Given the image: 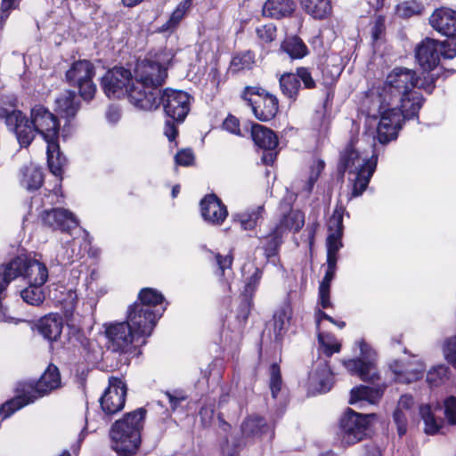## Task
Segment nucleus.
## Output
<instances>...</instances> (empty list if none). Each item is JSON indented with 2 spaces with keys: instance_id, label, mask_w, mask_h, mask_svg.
<instances>
[{
  "instance_id": "bb28decb",
  "label": "nucleus",
  "mask_w": 456,
  "mask_h": 456,
  "mask_svg": "<svg viewBox=\"0 0 456 456\" xmlns=\"http://www.w3.org/2000/svg\"><path fill=\"white\" fill-rule=\"evenodd\" d=\"M241 433L247 437H261L270 433L269 437L273 436V432L265 420L258 416H250L241 424Z\"/></svg>"
},
{
  "instance_id": "39448f33",
  "label": "nucleus",
  "mask_w": 456,
  "mask_h": 456,
  "mask_svg": "<svg viewBox=\"0 0 456 456\" xmlns=\"http://www.w3.org/2000/svg\"><path fill=\"white\" fill-rule=\"evenodd\" d=\"M340 165L348 171L349 180L353 182V196L357 197L362 194L370 183L376 169L377 156L373 153L370 157L350 145L342 153Z\"/></svg>"
},
{
  "instance_id": "37998d69",
  "label": "nucleus",
  "mask_w": 456,
  "mask_h": 456,
  "mask_svg": "<svg viewBox=\"0 0 456 456\" xmlns=\"http://www.w3.org/2000/svg\"><path fill=\"white\" fill-rule=\"evenodd\" d=\"M43 285L28 284V287L20 291L22 299L31 305H39L45 299L42 289Z\"/></svg>"
},
{
  "instance_id": "2f4dec72",
  "label": "nucleus",
  "mask_w": 456,
  "mask_h": 456,
  "mask_svg": "<svg viewBox=\"0 0 456 456\" xmlns=\"http://www.w3.org/2000/svg\"><path fill=\"white\" fill-rule=\"evenodd\" d=\"M281 51L289 57H305L309 54L307 46L297 36L287 37L281 42Z\"/></svg>"
},
{
  "instance_id": "423d86ee",
  "label": "nucleus",
  "mask_w": 456,
  "mask_h": 456,
  "mask_svg": "<svg viewBox=\"0 0 456 456\" xmlns=\"http://www.w3.org/2000/svg\"><path fill=\"white\" fill-rule=\"evenodd\" d=\"M60 386L61 376L58 368L54 365H49L35 387L28 386L23 389L21 395L4 403L1 406L0 414L3 415L4 419H6L16 411L34 403L37 398L47 395Z\"/></svg>"
},
{
  "instance_id": "603ef678",
  "label": "nucleus",
  "mask_w": 456,
  "mask_h": 456,
  "mask_svg": "<svg viewBox=\"0 0 456 456\" xmlns=\"http://www.w3.org/2000/svg\"><path fill=\"white\" fill-rule=\"evenodd\" d=\"M343 212L342 208H337L328 221L329 233L343 234Z\"/></svg>"
},
{
  "instance_id": "13d9d810",
  "label": "nucleus",
  "mask_w": 456,
  "mask_h": 456,
  "mask_svg": "<svg viewBox=\"0 0 456 456\" xmlns=\"http://www.w3.org/2000/svg\"><path fill=\"white\" fill-rule=\"evenodd\" d=\"M240 446V441L236 440L232 436H226L225 441L222 444L223 456H238L236 450Z\"/></svg>"
},
{
  "instance_id": "6e6d98bb",
  "label": "nucleus",
  "mask_w": 456,
  "mask_h": 456,
  "mask_svg": "<svg viewBox=\"0 0 456 456\" xmlns=\"http://www.w3.org/2000/svg\"><path fill=\"white\" fill-rule=\"evenodd\" d=\"M343 70L341 64H332L330 68L329 65L322 68V73L324 77V84H332L340 76Z\"/></svg>"
},
{
  "instance_id": "f8f14e48",
  "label": "nucleus",
  "mask_w": 456,
  "mask_h": 456,
  "mask_svg": "<svg viewBox=\"0 0 456 456\" xmlns=\"http://www.w3.org/2000/svg\"><path fill=\"white\" fill-rule=\"evenodd\" d=\"M94 76V67L87 59H78L66 72L68 81L78 87L85 101L92 100L96 93V86L92 81Z\"/></svg>"
},
{
  "instance_id": "a211bd4d",
  "label": "nucleus",
  "mask_w": 456,
  "mask_h": 456,
  "mask_svg": "<svg viewBox=\"0 0 456 456\" xmlns=\"http://www.w3.org/2000/svg\"><path fill=\"white\" fill-rule=\"evenodd\" d=\"M200 212L203 219L212 224L219 225L226 219V206L216 194H208L200 201Z\"/></svg>"
},
{
  "instance_id": "c03bdc74",
  "label": "nucleus",
  "mask_w": 456,
  "mask_h": 456,
  "mask_svg": "<svg viewBox=\"0 0 456 456\" xmlns=\"http://www.w3.org/2000/svg\"><path fill=\"white\" fill-rule=\"evenodd\" d=\"M191 5V0H185L178 4L173 12L169 20L162 25V30L167 31L175 28L185 14V12Z\"/></svg>"
},
{
  "instance_id": "e433bc0d",
  "label": "nucleus",
  "mask_w": 456,
  "mask_h": 456,
  "mask_svg": "<svg viewBox=\"0 0 456 456\" xmlns=\"http://www.w3.org/2000/svg\"><path fill=\"white\" fill-rule=\"evenodd\" d=\"M303 8L315 19L325 18L330 10L329 0H302Z\"/></svg>"
},
{
  "instance_id": "a878e982",
  "label": "nucleus",
  "mask_w": 456,
  "mask_h": 456,
  "mask_svg": "<svg viewBox=\"0 0 456 456\" xmlns=\"http://www.w3.org/2000/svg\"><path fill=\"white\" fill-rule=\"evenodd\" d=\"M251 136L254 142L265 151H273L278 145V138L274 132L262 125L252 126Z\"/></svg>"
},
{
  "instance_id": "49530a36",
  "label": "nucleus",
  "mask_w": 456,
  "mask_h": 456,
  "mask_svg": "<svg viewBox=\"0 0 456 456\" xmlns=\"http://www.w3.org/2000/svg\"><path fill=\"white\" fill-rule=\"evenodd\" d=\"M423 6L417 1H406L397 5L396 12L402 18H409L413 15L420 14Z\"/></svg>"
},
{
  "instance_id": "0e129e2a",
  "label": "nucleus",
  "mask_w": 456,
  "mask_h": 456,
  "mask_svg": "<svg viewBox=\"0 0 456 456\" xmlns=\"http://www.w3.org/2000/svg\"><path fill=\"white\" fill-rule=\"evenodd\" d=\"M175 160L177 165L188 167L194 162V154L191 150H182L175 154Z\"/></svg>"
},
{
  "instance_id": "3c124183",
  "label": "nucleus",
  "mask_w": 456,
  "mask_h": 456,
  "mask_svg": "<svg viewBox=\"0 0 456 456\" xmlns=\"http://www.w3.org/2000/svg\"><path fill=\"white\" fill-rule=\"evenodd\" d=\"M324 168V162L321 159L314 160L311 166V170L309 174V177L307 182L305 183L304 186V191L309 194L315 183V182L318 180V177L320 174L322 172Z\"/></svg>"
},
{
  "instance_id": "f257e3e1",
  "label": "nucleus",
  "mask_w": 456,
  "mask_h": 456,
  "mask_svg": "<svg viewBox=\"0 0 456 456\" xmlns=\"http://www.w3.org/2000/svg\"><path fill=\"white\" fill-rule=\"evenodd\" d=\"M419 76L415 77L411 69L395 68L387 77L383 85L373 86L367 92V99L376 107L382 108L383 104H398L407 116H418L424 99L420 93L414 90L420 88L431 94L435 82L445 73L452 74L453 70L445 69L440 59H418Z\"/></svg>"
},
{
  "instance_id": "b1692460",
  "label": "nucleus",
  "mask_w": 456,
  "mask_h": 456,
  "mask_svg": "<svg viewBox=\"0 0 456 456\" xmlns=\"http://www.w3.org/2000/svg\"><path fill=\"white\" fill-rule=\"evenodd\" d=\"M164 301V297L158 290L145 288L142 289L138 295V301L134 302V305H143L142 308H146L151 312L159 313V317L165 311V307L161 305Z\"/></svg>"
},
{
  "instance_id": "8fccbe9b",
  "label": "nucleus",
  "mask_w": 456,
  "mask_h": 456,
  "mask_svg": "<svg viewBox=\"0 0 456 456\" xmlns=\"http://www.w3.org/2000/svg\"><path fill=\"white\" fill-rule=\"evenodd\" d=\"M282 386V379L281 376V370L277 363H273L270 367V381L269 387L273 398H276L278 393L281 391Z\"/></svg>"
},
{
  "instance_id": "de8ad7c7",
  "label": "nucleus",
  "mask_w": 456,
  "mask_h": 456,
  "mask_svg": "<svg viewBox=\"0 0 456 456\" xmlns=\"http://www.w3.org/2000/svg\"><path fill=\"white\" fill-rule=\"evenodd\" d=\"M282 232H278L276 226L274 231L266 238V243L265 245V251L267 257H271L276 254L278 248L281 243Z\"/></svg>"
},
{
  "instance_id": "9d476101",
  "label": "nucleus",
  "mask_w": 456,
  "mask_h": 456,
  "mask_svg": "<svg viewBox=\"0 0 456 456\" xmlns=\"http://www.w3.org/2000/svg\"><path fill=\"white\" fill-rule=\"evenodd\" d=\"M133 71L128 68L114 67L108 70L102 78V87L109 98L127 96L130 102V93L135 86Z\"/></svg>"
},
{
  "instance_id": "09e8293b",
  "label": "nucleus",
  "mask_w": 456,
  "mask_h": 456,
  "mask_svg": "<svg viewBox=\"0 0 456 456\" xmlns=\"http://www.w3.org/2000/svg\"><path fill=\"white\" fill-rule=\"evenodd\" d=\"M386 34L385 17L379 15L370 23V36L372 42L378 44L383 40Z\"/></svg>"
},
{
  "instance_id": "58836bf2",
  "label": "nucleus",
  "mask_w": 456,
  "mask_h": 456,
  "mask_svg": "<svg viewBox=\"0 0 456 456\" xmlns=\"http://www.w3.org/2000/svg\"><path fill=\"white\" fill-rule=\"evenodd\" d=\"M440 41L426 37L415 47V57H440Z\"/></svg>"
},
{
  "instance_id": "aec40b11",
  "label": "nucleus",
  "mask_w": 456,
  "mask_h": 456,
  "mask_svg": "<svg viewBox=\"0 0 456 456\" xmlns=\"http://www.w3.org/2000/svg\"><path fill=\"white\" fill-rule=\"evenodd\" d=\"M43 222L53 229L69 231L77 226V220L72 213L63 208H53L44 212Z\"/></svg>"
},
{
  "instance_id": "cd10ccee",
  "label": "nucleus",
  "mask_w": 456,
  "mask_h": 456,
  "mask_svg": "<svg viewBox=\"0 0 456 456\" xmlns=\"http://www.w3.org/2000/svg\"><path fill=\"white\" fill-rule=\"evenodd\" d=\"M295 10L292 0H267L263 7V14L273 19L290 15Z\"/></svg>"
},
{
  "instance_id": "774afa93",
  "label": "nucleus",
  "mask_w": 456,
  "mask_h": 456,
  "mask_svg": "<svg viewBox=\"0 0 456 456\" xmlns=\"http://www.w3.org/2000/svg\"><path fill=\"white\" fill-rule=\"evenodd\" d=\"M223 127L232 134H240L239 120L233 116H229L225 118Z\"/></svg>"
},
{
  "instance_id": "a18cd8bd",
  "label": "nucleus",
  "mask_w": 456,
  "mask_h": 456,
  "mask_svg": "<svg viewBox=\"0 0 456 456\" xmlns=\"http://www.w3.org/2000/svg\"><path fill=\"white\" fill-rule=\"evenodd\" d=\"M342 235L338 233H329L327 237V260H334L337 262L338 256L337 254L339 249L343 247L342 243Z\"/></svg>"
},
{
  "instance_id": "5701e85b",
  "label": "nucleus",
  "mask_w": 456,
  "mask_h": 456,
  "mask_svg": "<svg viewBox=\"0 0 456 456\" xmlns=\"http://www.w3.org/2000/svg\"><path fill=\"white\" fill-rule=\"evenodd\" d=\"M385 388V385L355 387L351 390L349 403L353 405L362 403L374 404L381 398Z\"/></svg>"
},
{
  "instance_id": "4468645a",
  "label": "nucleus",
  "mask_w": 456,
  "mask_h": 456,
  "mask_svg": "<svg viewBox=\"0 0 456 456\" xmlns=\"http://www.w3.org/2000/svg\"><path fill=\"white\" fill-rule=\"evenodd\" d=\"M143 305H131L126 311V320L132 328L133 331L138 336L141 340H145L149 338L157 323V321L160 318L159 313L151 312L146 308H142Z\"/></svg>"
},
{
  "instance_id": "c756f323",
  "label": "nucleus",
  "mask_w": 456,
  "mask_h": 456,
  "mask_svg": "<svg viewBox=\"0 0 456 456\" xmlns=\"http://www.w3.org/2000/svg\"><path fill=\"white\" fill-rule=\"evenodd\" d=\"M56 110L65 118H73L79 109V102L76 94L71 91L64 92L55 100Z\"/></svg>"
},
{
  "instance_id": "338daca9",
  "label": "nucleus",
  "mask_w": 456,
  "mask_h": 456,
  "mask_svg": "<svg viewBox=\"0 0 456 456\" xmlns=\"http://www.w3.org/2000/svg\"><path fill=\"white\" fill-rule=\"evenodd\" d=\"M327 265H328V267H327L325 275L320 284V287L330 289V282L335 276L337 262H335L333 259L330 260V261L327 260Z\"/></svg>"
},
{
  "instance_id": "ddd939ff",
  "label": "nucleus",
  "mask_w": 456,
  "mask_h": 456,
  "mask_svg": "<svg viewBox=\"0 0 456 456\" xmlns=\"http://www.w3.org/2000/svg\"><path fill=\"white\" fill-rule=\"evenodd\" d=\"M360 356L344 361L345 368L353 375H357L363 381L373 382L379 379L375 365V353L363 340L358 341Z\"/></svg>"
},
{
  "instance_id": "6ab92c4d",
  "label": "nucleus",
  "mask_w": 456,
  "mask_h": 456,
  "mask_svg": "<svg viewBox=\"0 0 456 456\" xmlns=\"http://www.w3.org/2000/svg\"><path fill=\"white\" fill-rule=\"evenodd\" d=\"M429 24L443 36L456 35V11L448 7L437 8L429 17Z\"/></svg>"
},
{
  "instance_id": "ea45409f",
  "label": "nucleus",
  "mask_w": 456,
  "mask_h": 456,
  "mask_svg": "<svg viewBox=\"0 0 456 456\" xmlns=\"http://www.w3.org/2000/svg\"><path fill=\"white\" fill-rule=\"evenodd\" d=\"M318 343L320 350L328 357L340 351V343L335 336L330 333H325L318 330Z\"/></svg>"
},
{
  "instance_id": "79ce46f5",
  "label": "nucleus",
  "mask_w": 456,
  "mask_h": 456,
  "mask_svg": "<svg viewBox=\"0 0 456 456\" xmlns=\"http://www.w3.org/2000/svg\"><path fill=\"white\" fill-rule=\"evenodd\" d=\"M449 368L439 364L431 368L427 373V382L430 387H438L449 379Z\"/></svg>"
},
{
  "instance_id": "9b49d317",
  "label": "nucleus",
  "mask_w": 456,
  "mask_h": 456,
  "mask_svg": "<svg viewBox=\"0 0 456 456\" xmlns=\"http://www.w3.org/2000/svg\"><path fill=\"white\" fill-rule=\"evenodd\" d=\"M375 414H361L348 409L340 419V440L344 446L362 441Z\"/></svg>"
},
{
  "instance_id": "2eb2a0df",
  "label": "nucleus",
  "mask_w": 456,
  "mask_h": 456,
  "mask_svg": "<svg viewBox=\"0 0 456 456\" xmlns=\"http://www.w3.org/2000/svg\"><path fill=\"white\" fill-rule=\"evenodd\" d=\"M160 105H163L167 116L182 122L190 111L191 96L180 90L166 88L159 91Z\"/></svg>"
},
{
  "instance_id": "f3484780",
  "label": "nucleus",
  "mask_w": 456,
  "mask_h": 456,
  "mask_svg": "<svg viewBox=\"0 0 456 456\" xmlns=\"http://www.w3.org/2000/svg\"><path fill=\"white\" fill-rule=\"evenodd\" d=\"M394 379L403 384H410L420 379L425 371V365L419 360H413L407 363L395 362L390 365Z\"/></svg>"
},
{
  "instance_id": "e2e57ef3",
  "label": "nucleus",
  "mask_w": 456,
  "mask_h": 456,
  "mask_svg": "<svg viewBox=\"0 0 456 456\" xmlns=\"http://www.w3.org/2000/svg\"><path fill=\"white\" fill-rule=\"evenodd\" d=\"M444 414L449 423L456 424V397L451 396L445 400Z\"/></svg>"
},
{
  "instance_id": "c85d7f7f",
  "label": "nucleus",
  "mask_w": 456,
  "mask_h": 456,
  "mask_svg": "<svg viewBox=\"0 0 456 456\" xmlns=\"http://www.w3.org/2000/svg\"><path fill=\"white\" fill-rule=\"evenodd\" d=\"M47 162L50 171L56 176L61 177L66 158L60 151L58 141L47 143Z\"/></svg>"
},
{
  "instance_id": "20e7f679",
  "label": "nucleus",
  "mask_w": 456,
  "mask_h": 456,
  "mask_svg": "<svg viewBox=\"0 0 456 456\" xmlns=\"http://www.w3.org/2000/svg\"><path fill=\"white\" fill-rule=\"evenodd\" d=\"M146 411L139 408L117 420L111 427L110 436L111 448L119 455L134 454L141 444V430Z\"/></svg>"
},
{
  "instance_id": "7ed1b4c3",
  "label": "nucleus",
  "mask_w": 456,
  "mask_h": 456,
  "mask_svg": "<svg viewBox=\"0 0 456 456\" xmlns=\"http://www.w3.org/2000/svg\"><path fill=\"white\" fill-rule=\"evenodd\" d=\"M135 86L130 93V103L142 110H154L160 106L159 86L167 77L170 61L167 59H134L129 63Z\"/></svg>"
},
{
  "instance_id": "0eeeda50",
  "label": "nucleus",
  "mask_w": 456,
  "mask_h": 456,
  "mask_svg": "<svg viewBox=\"0 0 456 456\" xmlns=\"http://www.w3.org/2000/svg\"><path fill=\"white\" fill-rule=\"evenodd\" d=\"M364 104L368 105L369 117L376 121H379L376 126V138L382 143H387L392 140L396 139L398 131L402 127V121L403 119L413 118L416 116H407L403 108L398 104L388 106L387 102L383 104L382 108L376 107L365 98Z\"/></svg>"
},
{
  "instance_id": "dca6fc26",
  "label": "nucleus",
  "mask_w": 456,
  "mask_h": 456,
  "mask_svg": "<svg viewBox=\"0 0 456 456\" xmlns=\"http://www.w3.org/2000/svg\"><path fill=\"white\" fill-rule=\"evenodd\" d=\"M126 387L124 382L117 378H111L109 387L100 398V404L104 413L112 415L121 411L125 405Z\"/></svg>"
},
{
  "instance_id": "6e6552de",
  "label": "nucleus",
  "mask_w": 456,
  "mask_h": 456,
  "mask_svg": "<svg viewBox=\"0 0 456 456\" xmlns=\"http://www.w3.org/2000/svg\"><path fill=\"white\" fill-rule=\"evenodd\" d=\"M104 329L107 346L114 353L129 354L135 352L138 346L146 343L145 340H141L138 338L125 321L105 323Z\"/></svg>"
},
{
  "instance_id": "4c0bfd02",
  "label": "nucleus",
  "mask_w": 456,
  "mask_h": 456,
  "mask_svg": "<svg viewBox=\"0 0 456 456\" xmlns=\"http://www.w3.org/2000/svg\"><path fill=\"white\" fill-rule=\"evenodd\" d=\"M419 416L424 421V430L428 435H435L436 434L440 428L441 422L438 421L429 404H422L419 409Z\"/></svg>"
},
{
  "instance_id": "69168bd1",
  "label": "nucleus",
  "mask_w": 456,
  "mask_h": 456,
  "mask_svg": "<svg viewBox=\"0 0 456 456\" xmlns=\"http://www.w3.org/2000/svg\"><path fill=\"white\" fill-rule=\"evenodd\" d=\"M299 81L301 80L305 88L312 89L315 87V81L313 78L310 71L306 68L297 69V73Z\"/></svg>"
},
{
  "instance_id": "393cba45",
  "label": "nucleus",
  "mask_w": 456,
  "mask_h": 456,
  "mask_svg": "<svg viewBox=\"0 0 456 456\" xmlns=\"http://www.w3.org/2000/svg\"><path fill=\"white\" fill-rule=\"evenodd\" d=\"M37 330L45 338L56 340L61 334L62 319L57 314L45 315L39 320Z\"/></svg>"
},
{
  "instance_id": "473e14b6",
  "label": "nucleus",
  "mask_w": 456,
  "mask_h": 456,
  "mask_svg": "<svg viewBox=\"0 0 456 456\" xmlns=\"http://www.w3.org/2000/svg\"><path fill=\"white\" fill-rule=\"evenodd\" d=\"M281 93L291 101H296L301 87L300 81L295 73H284L279 78Z\"/></svg>"
},
{
  "instance_id": "052dcab7",
  "label": "nucleus",
  "mask_w": 456,
  "mask_h": 456,
  "mask_svg": "<svg viewBox=\"0 0 456 456\" xmlns=\"http://www.w3.org/2000/svg\"><path fill=\"white\" fill-rule=\"evenodd\" d=\"M87 351L86 359L90 362H97L102 359V349L95 341H88L85 346Z\"/></svg>"
},
{
  "instance_id": "1a4fd4ad",
  "label": "nucleus",
  "mask_w": 456,
  "mask_h": 456,
  "mask_svg": "<svg viewBox=\"0 0 456 456\" xmlns=\"http://www.w3.org/2000/svg\"><path fill=\"white\" fill-rule=\"evenodd\" d=\"M242 99L250 106L254 116L260 121L272 120L279 110L277 97L259 86H247Z\"/></svg>"
},
{
  "instance_id": "72a5a7b5",
  "label": "nucleus",
  "mask_w": 456,
  "mask_h": 456,
  "mask_svg": "<svg viewBox=\"0 0 456 456\" xmlns=\"http://www.w3.org/2000/svg\"><path fill=\"white\" fill-rule=\"evenodd\" d=\"M81 257L80 250L77 249V241L72 240L63 244L59 248L55 261L57 265H69Z\"/></svg>"
},
{
  "instance_id": "412c9836",
  "label": "nucleus",
  "mask_w": 456,
  "mask_h": 456,
  "mask_svg": "<svg viewBox=\"0 0 456 456\" xmlns=\"http://www.w3.org/2000/svg\"><path fill=\"white\" fill-rule=\"evenodd\" d=\"M333 385L332 373L326 362H320L309 374V386L320 393L330 390Z\"/></svg>"
},
{
  "instance_id": "4d7b16f0",
  "label": "nucleus",
  "mask_w": 456,
  "mask_h": 456,
  "mask_svg": "<svg viewBox=\"0 0 456 456\" xmlns=\"http://www.w3.org/2000/svg\"><path fill=\"white\" fill-rule=\"evenodd\" d=\"M444 354L447 362L456 369V336H452L445 341Z\"/></svg>"
},
{
  "instance_id": "f704fd0d",
  "label": "nucleus",
  "mask_w": 456,
  "mask_h": 456,
  "mask_svg": "<svg viewBox=\"0 0 456 456\" xmlns=\"http://www.w3.org/2000/svg\"><path fill=\"white\" fill-rule=\"evenodd\" d=\"M264 212V207L258 206L249 211L236 214L234 220L240 223L243 230H252L257 224L259 219L263 217Z\"/></svg>"
},
{
  "instance_id": "4be33fe9",
  "label": "nucleus",
  "mask_w": 456,
  "mask_h": 456,
  "mask_svg": "<svg viewBox=\"0 0 456 456\" xmlns=\"http://www.w3.org/2000/svg\"><path fill=\"white\" fill-rule=\"evenodd\" d=\"M414 405L415 402L411 395H403L398 400L393 419L400 436H403L407 432L408 418L411 415Z\"/></svg>"
},
{
  "instance_id": "864d4df0",
  "label": "nucleus",
  "mask_w": 456,
  "mask_h": 456,
  "mask_svg": "<svg viewBox=\"0 0 456 456\" xmlns=\"http://www.w3.org/2000/svg\"><path fill=\"white\" fill-rule=\"evenodd\" d=\"M258 39L264 43L273 42L277 36L276 26L273 23L261 25L256 28Z\"/></svg>"
},
{
  "instance_id": "bf43d9fd",
  "label": "nucleus",
  "mask_w": 456,
  "mask_h": 456,
  "mask_svg": "<svg viewBox=\"0 0 456 456\" xmlns=\"http://www.w3.org/2000/svg\"><path fill=\"white\" fill-rule=\"evenodd\" d=\"M253 65V59H232L228 70L229 72L235 74L239 71L250 69Z\"/></svg>"
},
{
  "instance_id": "7c9ffc66",
  "label": "nucleus",
  "mask_w": 456,
  "mask_h": 456,
  "mask_svg": "<svg viewBox=\"0 0 456 456\" xmlns=\"http://www.w3.org/2000/svg\"><path fill=\"white\" fill-rule=\"evenodd\" d=\"M21 185L28 191L40 188L43 183L44 176L40 167L30 163L21 170Z\"/></svg>"
},
{
  "instance_id": "c9c22d12",
  "label": "nucleus",
  "mask_w": 456,
  "mask_h": 456,
  "mask_svg": "<svg viewBox=\"0 0 456 456\" xmlns=\"http://www.w3.org/2000/svg\"><path fill=\"white\" fill-rule=\"evenodd\" d=\"M305 224V216L301 211L291 210L288 215H285L277 225L278 232L281 231H293L298 232Z\"/></svg>"
},
{
  "instance_id": "a19ab883",
  "label": "nucleus",
  "mask_w": 456,
  "mask_h": 456,
  "mask_svg": "<svg viewBox=\"0 0 456 456\" xmlns=\"http://www.w3.org/2000/svg\"><path fill=\"white\" fill-rule=\"evenodd\" d=\"M292 317V309L289 305L281 307L273 316V325L276 336H281L288 329Z\"/></svg>"
},
{
  "instance_id": "680f3d73",
  "label": "nucleus",
  "mask_w": 456,
  "mask_h": 456,
  "mask_svg": "<svg viewBox=\"0 0 456 456\" xmlns=\"http://www.w3.org/2000/svg\"><path fill=\"white\" fill-rule=\"evenodd\" d=\"M216 261L218 269L221 273V275H224L226 270L231 271V269H232L233 256L231 252L227 253L224 256L217 253L216 255Z\"/></svg>"
},
{
  "instance_id": "f03ea898",
  "label": "nucleus",
  "mask_w": 456,
  "mask_h": 456,
  "mask_svg": "<svg viewBox=\"0 0 456 456\" xmlns=\"http://www.w3.org/2000/svg\"><path fill=\"white\" fill-rule=\"evenodd\" d=\"M0 119L12 132L20 147H28L38 134L50 143L59 141L60 121L56 115L43 105H36L30 110V118L20 110L0 106Z\"/></svg>"
},
{
  "instance_id": "5fc2aeb1",
  "label": "nucleus",
  "mask_w": 456,
  "mask_h": 456,
  "mask_svg": "<svg viewBox=\"0 0 456 456\" xmlns=\"http://www.w3.org/2000/svg\"><path fill=\"white\" fill-rule=\"evenodd\" d=\"M444 41H440V57L456 56V34L447 37Z\"/></svg>"
}]
</instances>
